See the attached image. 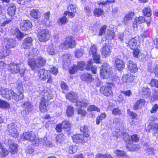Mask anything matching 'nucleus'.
Wrapping results in <instances>:
<instances>
[{
    "label": "nucleus",
    "mask_w": 158,
    "mask_h": 158,
    "mask_svg": "<svg viewBox=\"0 0 158 158\" xmlns=\"http://www.w3.org/2000/svg\"><path fill=\"white\" fill-rule=\"evenodd\" d=\"M66 98L71 102L76 103V104L78 106L81 107H86L89 104V102L87 100L83 101L81 100L78 101V96L76 93L75 92H71L67 93L66 95Z\"/></svg>",
    "instance_id": "f257e3e1"
},
{
    "label": "nucleus",
    "mask_w": 158,
    "mask_h": 158,
    "mask_svg": "<svg viewBox=\"0 0 158 158\" xmlns=\"http://www.w3.org/2000/svg\"><path fill=\"white\" fill-rule=\"evenodd\" d=\"M46 60L41 56H37L34 60L31 59L28 60V65L34 70L35 68H40L44 66L45 64Z\"/></svg>",
    "instance_id": "f03ea898"
},
{
    "label": "nucleus",
    "mask_w": 158,
    "mask_h": 158,
    "mask_svg": "<svg viewBox=\"0 0 158 158\" xmlns=\"http://www.w3.org/2000/svg\"><path fill=\"white\" fill-rule=\"evenodd\" d=\"M38 37L40 41L45 42L49 39L50 33L48 30L40 28L38 29Z\"/></svg>",
    "instance_id": "7ed1b4c3"
},
{
    "label": "nucleus",
    "mask_w": 158,
    "mask_h": 158,
    "mask_svg": "<svg viewBox=\"0 0 158 158\" xmlns=\"http://www.w3.org/2000/svg\"><path fill=\"white\" fill-rule=\"evenodd\" d=\"M38 76L42 80L45 81L48 79V83H51L52 82V79L50 72L44 69H41L39 70L38 73Z\"/></svg>",
    "instance_id": "20e7f679"
},
{
    "label": "nucleus",
    "mask_w": 158,
    "mask_h": 158,
    "mask_svg": "<svg viewBox=\"0 0 158 158\" xmlns=\"http://www.w3.org/2000/svg\"><path fill=\"white\" fill-rule=\"evenodd\" d=\"M111 68L107 64L102 65V68L100 70V74L103 79L108 78L111 74Z\"/></svg>",
    "instance_id": "39448f33"
},
{
    "label": "nucleus",
    "mask_w": 158,
    "mask_h": 158,
    "mask_svg": "<svg viewBox=\"0 0 158 158\" xmlns=\"http://www.w3.org/2000/svg\"><path fill=\"white\" fill-rule=\"evenodd\" d=\"M76 42L74 38L72 36L66 37V40L60 45L61 48L67 49L69 48H73L75 47Z\"/></svg>",
    "instance_id": "423d86ee"
},
{
    "label": "nucleus",
    "mask_w": 158,
    "mask_h": 158,
    "mask_svg": "<svg viewBox=\"0 0 158 158\" xmlns=\"http://www.w3.org/2000/svg\"><path fill=\"white\" fill-rule=\"evenodd\" d=\"M114 87L112 83H110L106 85L103 86L100 89L101 93L104 96L108 97L113 95L112 88Z\"/></svg>",
    "instance_id": "0eeeda50"
},
{
    "label": "nucleus",
    "mask_w": 158,
    "mask_h": 158,
    "mask_svg": "<svg viewBox=\"0 0 158 158\" xmlns=\"http://www.w3.org/2000/svg\"><path fill=\"white\" fill-rule=\"evenodd\" d=\"M14 92L13 90L8 88H1L0 90V94L8 100L13 99Z\"/></svg>",
    "instance_id": "6e6552de"
},
{
    "label": "nucleus",
    "mask_w": 158,
    "mask_h": 158,
    "mask_svg": "<svg viewBox=\"0 0 158 158\" xmlns=\"http://www.w3.org/2000/svg\"><path fill=\"white\" fill-rule=\"evenodd\" d=\"M17 128V126L15 123H11L9 124L7 131L9 132V135L14 138H17L19 134Z\"/></svg>",
    "instance_id": "1a4fd4ad"
},
{
    "label": "nucleus",
    "mask_w": 158,
    "mask_h": 158,
    "mask_svg": "<svg viewBox=\"0 0 158 158\" xmlns=\"http://www.w3.org/2000/svg\"><path fill=\"white\" fill-rule=\"evenodd\" d=\"M35 138V134L31 131L24 132L21 135V139L23 141L28 140L29 141H32Z\"/></svg>",
    "instance_id": "9d476101"
},
{
    "label": "nucleus",
    "mask_w": 158,
    "mask_h": 158,
    "mask_svg": "<svg viewBox=\"0 0 158 158\" xmlns=\"http://www.w3.org/2000/svg\"><path fill=\"white\" fill-rule=\"evenodd\" d=\"M10 140L3 139L0 141V148L2 150L1 152L4 157L8 155V151L6 148L8 147Z\"/></svg>",
    "instance_id": "9b49d317"
},
{
    "label": "nucleus",
    "mask_w": 158,
    "mask_h": 158,
    "mask_svg": "<svg viewBox=\"0 0 158 158\" xmlns=\"http://www.w3.org/2000/svg\"><path fill=\"white\" fill-rule=\"evenodd\" d=\"M131 35L128 31H125L123 33H120L118 35V39L119 41L126 44L128 42L129 38H131Z\"/></svg>",
    "instance_id": "f8f14e48"
},
{
    "label": "nucleus",
    "mask_w": 158,
    "mask_h": 158,
    "mask_svg": "<svg viewBox=\"0 0 158 158\" xmlns=\"http://www.w3.org/2000/svg\"><path fill=\"white\" fill-rule=\"evenodd\" d=\"M89 54L92 56L95 62L97 63H100V55L98 54L97 49L95 46L93 45L91 47L89 51Z\"/></svg>",
    "instance_id": "ddd939ff"
},
{
    "label": "nucleus",
    "mask_w": 158,
    "mask_h": 158,
    "mask_svg": "<svg viewBox=\"0 0 158 158\" xmlns=\"http://www.w3.org/2000/svg\"><path fill=\"white\" fill-rule=\"evenodd\" d=\"M8 147V153H10L11 155H15L18 152V145L17 144L14 143L12 140L10 139L9 142Z\"/></svg>",
    "instance_id": "4468645a"
},
{
    "label": "nucleus",
    "mask_w": 158,
    "mask_h": 158,
    "mask_svg": "<svg viewBox=\"0 0 158 158\" xmlns=\"http://www.w3.org/2000/svg\"><path fill=\"white\" fill-rule=\"evenodd\" d=\"M3 43L5 45V47L7 49L14 48L16 45V42L13 39L7 38L4 39Z\"/></svg>",
    "instance_id": "2eb2a0df"
},
{
    "label": "nucleus",
    "mask_w": 158,
    "mask_h": 158,
    "mask_svg": "<svg viewBox=\"0 0 158 158\" xmlns=\"http://www.w3.org/2000/svg\"><path fill=\"white\" fill-rule=\"evenodd\" d=\"M73 141L76 143H83L87 142V139L81 134L74 135L72 137Z\"/></svg>",
    "instance_id": "dca6fc26"
},
{
    "label": "nucleus",
    "mask_w": 158,
    "mask_h": 158,
    "mask_svg": "<svg viewBox=\"0 0 158 158\" xmlns=\"http://www.w3.org/2000/svg\"><path fill=\"white\" fill-rule=\"evenodd\" d=\"M126 65L128 70L132 73L136 72L138 68L136 64L133 61L129 60L127 61Z\"/></svg>",
    "instance_id": "f3484780"
},
{
    "label": "nucleus",
    "mask_w": 158,
    "mask_h": 158,
    "mask_svg": "<svg viewBox=\"0 0 158 158\" xmlns=\"http://www.w3.org/2000/svg\"><path fill=\"white\" fill-rule=\"evenodd\" d=\"M33 41V40L31 37L25 38L23 41L22 47L24 49L30 48L32 45Z\"/></svg>",
    "instance_id": "a211bd4d"
},
{
    "label": "nucleus",
    "mask_w": 158,
    "mask_h": 158,
    "mask_svg": "<svg viewBox=\"0 0 158 158\" xmlns=\"http://www.w3.org/2000/svg\"><path fill=\"white\" fill-rule=\"evenodd\" d=\"M21 64L15 63L10 64L8 67V70L11 73H19Z\"/></svg>",
    "instance_id": "6ab92c4d"
},
{
    "label": "nucleus",
    "mask_w": 158,
    "mask_h": 158,
    "mask_svg": "<svg viewBox=\"0 0 158 158\" xmlns=\"http://www.w3.org/2000/svg\"><path fill=\"white\" fill-rule=\"evenodd\" d=\"M31 23L29 20H23L20 23V27L21 30L26 31L31 27Z\"/></svg>",
    "instance_id": "aec40b11"
},
{
    "label": "nucleus",
    "mask_w": 158,
    "mask_h": 158,
    "mask_svg": "<svg viewBox=\"0 0 158 158\" xmlns=\"http://www.w3.org/2000/svg\"><path fill=\"white\" fill-rule=\"evenodd\" d=\"M110 47L107 46L106 44H104L102 51V56L105 57H106L110 55Z\"/></svg>",
    "instance_id": "412c9836"
},
{
    "label": "nucleus",
    "mask_w": 158,
    "mask_h": 158,
    "mask_svg": "<svg viewBox=\"0 0 158 158\" xmlns=\"http://www.w3.org/2000/svg\"><path fill=\"white\" fill-rule=\"evenodd\" d=\"M134 78V77L133 76L129 74L126 75H124L122 77V80L124 83H125L127 85L132 82Z\"/></svg>",
    "instance_id": "4be33fe9"
},
{
    "label": "nucleus",
    "mask_w": 158,
    "mask_h": 158,
    "mask_svg": "<svg viewBox=\"0 0 158 158\" xmlns=\"http://www.w3.org/2000/svg\"><path fill=\"white\" fill-rule=\"evenodd\" d=\"M145 101L143 99H140L135 102L133 106L134 110H138L145 105Z\"/></svg>",
    "instance_id": "5701e85b"
},
{
    "label": "nucleus",
    "mask_w": 158,
    "mask_h": 158,
    "mask_svg": "<svg viewBox=\"0 0 158 158\" xmlns=\"http://www.w3.org/2000/svg\"><path fill=\"white\" fill-rule=\"evenodd\" d=\"M48 105V104L46 102L45 98L44 97L42 98L39 106L41 112H46L47 111V107Z\"/></svg>",
    "instance_id": "b1692460"
},
{
    "label": "nucleus",
    "mask_w": 158,
    "mask_h": 158,
    "mask_svg": "<svg viewBox=\"0 0 158 158\" xmlns=\"http://www.w3.org/2000/svg\"><path fill=\"white\" fill-rule=\"evenodd\" d=\"M116 67L118 70H122L125 67L124 62L118 58H116L115 60Z\"/></svg>",
    "instance_id": "393cba45"
},
{
    "label": "nucleus",
    "mask_w": 158,
    "mask_h": 158,
    "mask_svg": "<svg viewBox=\"0 0 158 158\" xmlns=\"http://www.w3.org/2000/svg\"><path fill=\"white\" fill-rule=\"evenodd\" d=\"M63 66L64 68L69 66L71 63V60L68 55H64L62 56Z\"/></svg>",
    "instance_id": "a878e982"
},
{
    "label": "nucleus",
    "mask_w": 158,
    "mask_h": 158,
    "mask_svg": "<svg viewBox=\"0 0 158 158\" xmlns=\"http://www.w3.org/2000/svg\"><path fill=\"white\" fill-rule=\"evenodd\" d=\"M129 38L128 42L126 44L127 46H129L131 49H133L136 48L137 43L135 38L134 37L131 39Z\"/></svg>",
    "instance_id": "bb28decb"
},
{
    "label": "nucleus",
    "mask_w": 158,
    "mask_h": 158,
    "mask_svg": "<svg viewBox=\"0 0 158 158\" xmlns=\"http://www.w3.org/2000/svg\"><path fill=\"white\" fill-rule=\"evenodd\" d=\"M113 136L116 138L121 137L123 135L129 137V135L127 133L123 132L119 129H117L113 134Z\"/></svg>",
    "instance_id": "cd10ccee"
},
{
    "label": "nucleus",
    "mask_w": 158,
    "mask_h": 158,
    "mask_svg": "<svg viewBox=\"0 0 158 158\" xmlns=\"http://www.w3.org/2000/svg\"><path fill=\"white\" fill-rule=\"evenodd\" d=\"M134 14V13L133 12H131L127 14L123 21V24L126 25H127L129 22V21L132 19L133 16Z\"/></svg>",
    "instance_id": "c85d7f7f"
},
{
    "label": "nucleus",
    "mask_w": 158,
    "mask_h": 158,
    "mask_svg": "<svg viewBox=\"0 0 158 158\" xmlns=\"http://www.w3.org/2000/svg\"><path fill=\"white\" fill-rule=\"evenodd\" d=\"M81 78L82 81L88 83L91 82L93 80L92 75L89 73H84L82 74L81 75Z\"/></svg>",
    "instance_id": "c756f323"
},
{
    "label": "nucleus",
    "mask_w": 158,
    "mask_h": 158,
    "mask_svg": "<svg viewBox=\"0 0 158 158\" xmlns=\"http://www.w3.org/2000/svg\"><path fill=\"white\" fill-rule=\"evenodd\" d=\"M16 10V7L15 4H10L7 10V13L9 15L12 16L15 15Z\"/></svg>",
    "instance_id": "7c9ffc66"
},
{
    "label": "nucleus",
    "mask_w": 158,
    "mask_h": 158,
    "mask_svg": "<svg viewBox=\"0 0 158 158\" xmlns=\"http://www.w3.org/2000/svg\"><path fill=\"white\" fill-rule=\"evenodd\" d=\"M141 92L142 95L146 97H149L152 93L151 89L148 87H143L141 89Z\"/></svg>",
    "instance_id": "2f4dec72"
},
{
    "label": "nucleus",
    "mask_w": 158,
    "mask_h": 158,
    "mask_svg": "<svg viewBox=\"0 0 158 158\" xmlns=\"http://www.w3.org/2000/svg\"><path fill=\"white\" fill-rule=\"evenodd\" d=\"M30 15L31 16L36 19H38L41 16L40 13L37 9H33L30 11Z\"/></svg>",
    "instance_id": "473e14b6"
},
{
    "label": "nucleus",
    "mask_w": 158,
    "mask_h": 158,
    "mask_svg": "<svg viewBox=\"0 0 158 158\" xmlns=\"http://www.w3.org/2000/svg\"><path fill=\"white\" fill-rule=\"evenodd\" d=\"M63 129L66 131H69L71 129V125L70 122L67 120H65L61 123Z\"/></svg>",
    "instance_id": "72a5a7b5"
},
{
    "label": "nucleus",
    "mask_w": 158,
    "mask_h": 158,
    "mask_svg": "<svg viewBox=\"0 0 158 158\" xmlns=\"http://www.w3.org/2000/svg\"><path fill=\"white\" fill-rule=\"evenodd\" d=\"M115 35L113 30H107L105 33V36L106 39H111L113 38Z\"/></svg>",
    "instance_id": "f704fd0d"
},
{
    "label": "nucleus",
    "mask_w": 158,
    "mask_h": 158,
    "mask_svg": "<svg viewBox=\"0 0 158 158\" xmlns=\"http://www.w3.org/2000/svg\"><path fill=\"white\" fill-rule=\"evenodd\" d=\"M80 130L81 131L83 132L84 134L83 135H84L85 138H87L89 136L90 131L87 127L83 126L81 127Z\"/></svg>",
    "instance_id": "c9c22d12"
},
{
    "label": "nucleus",
    "mask_w": 158,
    "mask_h": 158,
    "mask_svg": "<svg viewBox=\"0 0 158 158\" xmlns=\"http://www.w3.org/2000/svg\"><path fill=\"white\" fill-rule=\"evenodd\" d=\"M47 51L50 55H55L56 52V48L53 45H50L47 48Z\"/></svg>",
    "instance_id": "e433bc0d"
},
{
    "label": "nucleus",
    "mask_w": 158,
    "mask_h": 158,
    "mask_svg": "<svg viewBox=\"0 0 158 158\" xmlns=\"http://www.w3.org/2000/svg\"><path fill=\"white\" fill-rule=\"evenodd\" d=\"M23 95L22 93L19 92L17 94L14 92L13 99L15 101L18 102L19 100L23 99Z\"/></svg>",
    "instance_id": "4c0bfd02"
},
{
    "label": "nucleus",
    "mask_w": 158,
    "mask_h": 158,
    "mask_svg": "<svg viewBox=\"0 0 158 158\" xmlns=\"http://www.w3.org/2000/svg\"><path fill=\"white\" fill-rule=\"evenodd\" d=\"M33 106L31 103L28 102H25L23 106V107L24 109L30 112L31 111Z\"/></svg>",
    "instance_id": "58836bf2"
},
{
    "label": "nucleus",
    "mask_w": 158,
    "mask_h": 158,
    "mask_svg": "<svg viewBox=\"0 0 158 158\" xmlns=\"http://www.w3.org/2000/svg\"><path fill=\"white\" fill-rule=\"evenodd\" d=\"M10 105L7 102L0 100V108L2 109H7L10 107Z\"/></svg>",
    "instance_id": "ea45409f"
},
{
    "label": "nucleus",
    "mask_w": 158,
    "mask_h": 158,
    "mask_svg": "<svg viewBox=\"0 0 158 158\" xmlns=\"http://www.w3.org/2000/svg\"><path fill=\"white\" fill-rule=\"evenodd\" d=\"M56 143L57 145L60 144L64 139V136L61 134L57 135L56 137Z\"/></svg>",
    "instance_id": "a19ab883"
},
{
    "label": "nucleus",
    "mask_w": 158,
    "mask_h": 158,
    "mask_svg": "<svg viewBox=\"0 0 158 158\" xmlns=\"http://www.w3.org/2000/svg\"><path fill=\"white\" fill-rule=\"evenodd\" d=\"M74 110L73 107L71 106H68L66 113L68 117L73 116L74 113Z\"/></svg>",
    "instance_id": "79ce46f5"
},
{
    "label": "nucleus",
    "mask_w": 158,
    "mask_h": 158,
    "mask_svg": "<svg viewBox=\"0 0 158 158\" xmlns=\"http://www.w3.org/2000/svg\"><path fill=\"white\" fill-rule=\"evenodd\" d=\"M39 52L36 48H32L31 49V51L29 52L28 56L30 58L31 57H35L37 55Z\"/></svg>",
    "instance_id": "37998d69"
},
{
    "label": "nucleus",
    "mask_w": 158,
    "mask_h": 158,
    "mask_svg": "<svg viewBox=\"0 0 158 158\" xmlns=\"http://www.w3.org/2000/svg\"><path fill=\"white\" fill-rule=\"evenodd\" d=\"M143 13L144 15L148 17H150L151 15V11L149 7L145 8L143 10Z\"/></svg>",
    "instance_id": "c03bdc74"
},
{
    "label": "nucleus",
    "mask_w": 158,
    "mask_h": 158,
    "mask_svg": "<svg viewBox=\"0 0 158 158\" xmlns=\"http://www.w3.org/2000/svg\"><path fill=\"white\" fill-rule=\"evenodd\" d=\"M50 12L48 11L44 14V19L42 20V23L44 25H46V23L50 17Z\"/></svg>",
    "instance_id": "a18cd8bd"
},
{
    "label": "nucleus",
    "mask_w": 158,
    "mask_h": 158,
    "mask_svg": "<svg viewBox=\"0 0 158 158\" xmlns=\"http://www.w3.org/2000/svg\"><path fill=\"white\" fill-rule=\"evenodd\" d=\"M87 110L89 111H95L97 112H99L100 109L98 107H96L95 105H91L89 106L87 109Z\"/></svg>",
    "instance_id": "49530a36"
},
{
    "label": "nucleus",
    "mask_w": 158,
    "mask_h": 158,
    "mask_svg": "<svg viewBox=\"0 0 158 158\" xmlns=\"http://www.w3.org/2000/svg\"><path fill=\"white\" fill-rule=\"evenodd\" d=\"M10 52H11L9 50H7L5 52L4 50H3L0 52V59H2L3 57H5L8 55L10 53Z\"/></svg>",
    "instance_id": "de8ad7c7"
},
{
    "label": "nucleus",
    "mask_w": 158,
    "mask_h": 158,
    "mask_svg": "<svg viewBox=\"0 0 158 158\" xmlns=\"http://www.w3.org/2000/svg\"><path fill=\"white\" fill-rule=\"evenodd\" d=\"M11 21V20L10 19H1L0 21V25L2 26H4L10 23Z\"/></svg>",
    "instance_id": "09e8293b"
},
{
    "label": "nucleus",
    "mask_w": 158,
    "mask_h": 158,
    "mask_svg": "<svg viewBox=\"0 0 158 158\" xmlns=\"http://www.w3.org/2000/svg\"><path fill=\"white\" fill-rule=\"evenodd\" d=\"M95 158H113L110 155L98 154L96 156Z\"/></svg>",
    "instance_id": "8fccbe9b"
},
{
    "label": "nucleus",
    "mask_w": 158,
    "mask_h": 158,
    "mask_svg": "<svg viewBox=\"0 0 158 158\" xmlns=\"http://www.w3.org/2000/svg\"><path fill=\"white\" fill-rule=\"evenodd\" d=\"M103 11L100 9L96 8L94 11V14L95 16L99 17L101 15Z\"/></svg>",
    "instance_id": "3c124183"
},
{
    "label": "nucleus",
    "mask_w": 158,
    "mask_h": 158,
    "mask_svg": "<svg viewBox=\"0 0 158 158\" xmlns=\"http://www.w3.org/2000/svg\"><path fill=\"white\" fill-rule=\"evenodd\" d=\"M85 63L83 61L79 62L77 64V69L80 70H83L84 69Z\"/></svg>",
    "instance_id": "603ef678"
},
{
    "label": "nucleus",
    "mask_w": 158,
    "mask_h": 158,
    "mask_svg": "<svg viewBox=\"0 0 158 158\" xmlns=\"http://www.w3.org/2000/svg\"><path fill=\"white\" fill-rule=\"evenodd\" d=\"M138 23V24H141L145 22L144 18L142 16L136 17L135 19Z\"/></svg>",
    "instance_id": "864d4df0"
},
{
    "label": "nucleus",
    "mask_w": 158,
    "mask_h": 158,
    "mask_svg": "<svg viewBox=\"0 0 158 158\" xmlns=\"http://www.w3.org/2000/svg\"><path fill=\"white\" fill-rule=\"evenodd\" d=\"M26 70V68L23 65L21 64V67L19 68V73L21 76H23L24 75Z\"/></svg>",
    "instance_id": "5fc2aeb1"
},
{
    "label": "nucleus",
    "mask_w": 158,
    "mask_h": 158,
    "mask_svg": "<svg viewBox=\"0 0 158 158\" xmlns=\"http://www.w3.org/2000/svg\"><path fill=\"white\" fill-rule=\"evenodd\" d=\"M131 140L132 142L137 143L139 140V137L137 135L134 134L131 136Z\"/></svg>",
    "instance_id": "6e6d98bb"
},
{
    "label": "nucleus",
    "mask_w": 158,
    "mask_h": 158,
    "mask_svg": "<svg viewBox=\"0 0 158 158\" xmlns=\"http://www.w3.org/2000/svg\"><path fill=\"white\" fill-rule=\"evenodd\" d=\"M150 84L152 87L155 86L158 88V80H157L155 79H152Z\"/></svg>",
    "instance_id": "4d7b16f0"
},
{
    "label": "nucleus",
    "mask_w": 158,
    "mask_h": 158,
    "mask_svg": "<svg viewBox=\"0 0 158 158\" xmlns=\"http://www.w3.org/2000/svg\"><path fill=\"white\" fill-rule=\"evenodd\" d=\"M78 114H80L82 117H84L86 114V112L81 108H79L77 110Z\"/></svg>",
    "instance_id": "13d9d810"
},
{
    "label": "nucleus",
    "mask_w": 158,
    "mask_h": 158,
    "mask_svg": "<svg viewBox=\"0 0 158 158\" xmlns=\"http://www.w3.org/2000/svg\"><path fill=\"white\" fill-rule=\"evenodd\" d=\"M118 8L117 7H113L112 10V16L114 17H117L118 15Z\"/></svg>",
    "instance_id": "bf43d9fd"
},
{
    "label": "nucleus",
    "mask_w": 158,
    "mask_h": 158,
    "mask_svg": "<svg viewBox=\"0 0 158 158\" xmlns=\"http://www.w3.org/2000/svg\"><path fill=\"white\" fill-rule=\"evenodd\" d=\"M112 113L114 115H119L121 113V110L117 108L113 109L112 111Z\"/></svg>",
    "instance_id": "052dcab7"
},
{
    "label": "nucleus",
    "mask_w": 158,
    "mask_h": 158,
    "mask_svg": "<svg viewBox=\"0 0 158 158\" xmlns=\"http://www.w3.org/2000/svg\"><path fill=\"white\" fill-rule=\"evenodd\" d=\"M82 55L83 52L82 49H78L76 50L75 54L76 57L79 58L82 56Z\"/></svg>",
    "instance_id": "680f3d73"
},
{
    "label": "nucleus",
    "mask_w": 158,
    "mask_h": 158,
    "mask_svg": "<svg viewBox=\"0 0 158 158\" xmlns=\"http://www.w3.org/2000/svg\"><path fill=\"white\" fill-rule=\"evenodd\" d=\"M69 150L70 154H73L76 151L77 147L76 146H70L69 147Z\"/></svg>",
    "instance_id": "e2e57ef3"
},
{
    "label": "nucleus",
    "mask_w": 158,
    "mask_h": 158,
    "mask_svg": "<svg viewBox=\"0 0 158 158\" xmlns=\"http://www.w3.org/2000/svg\"><path fill=\"white\" fill-rule=\"evenodd\" d=\"M59 21L62 24L66 23L68 22V20L66 16L64 15L63 17L60 19Z\"/></svg>",
    "instance_id": "0e129e2a"
},
{
    "label": "nucleus",
    "mask_w": 158,
    "mask_h": 158,
    "mask_svg": "<svg viewBox=\"0 0 158 158\" xmlns=\"http://www.w3.org/2000/svg\"><path fill=\"white\" fill-rule=\"evenodd\" d=\"M19 30L18 28L13 27V29L11 30L10 32L11 35L15 37L17 34V32H19Z\"/></svg>",
    "instance_id": "69168bd1"
},
{
    "label": "nucleus",
    "mask_w": 158,
    "mask_h": 158,
    "mask_svg": "<svg viewBox=\"0 0 158 158\" xmlns=\"http://www.w3.org/2000/svg\"><path fill=\"white\" fill-rule=\"evenodd\" d=\"M24 36V34L21 33L19 31V32H17V34L14 37H15L19 40H20L23 39Z\"/></svg>",
    "instance_id": "338daca9"
},
{
    "label": "nucleus",
    "mask_w": 158,
    "mask_h": 158,
    "mask_svg": "<svg viewBox=\"0 0 158 158\" xmlns=\"http://www.w3.org/2000/svg\"><path fill=\"white\" fill-rule=\"evenodd\" d=\"M60 85L62 89L63 90H66L68 89V86L67 84L63 81L61 82Z\"/></svg>",
    "instance_id": "774afa93"
}]
</instances>
